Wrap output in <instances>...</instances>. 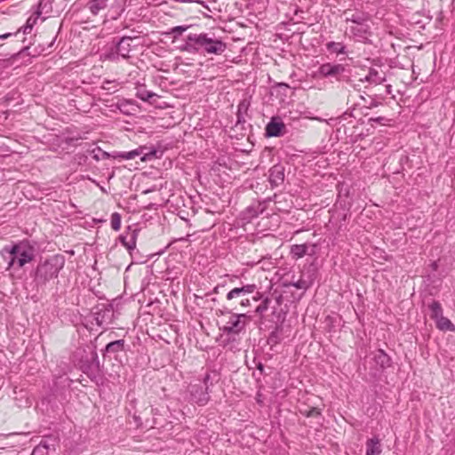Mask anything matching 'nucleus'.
Returning a JSON list of instances; mask_svg holds the SVG:
<instances>
[{
  "label": "nucleus",
  "mask_w": 455,
  "mask_h": 455,
  "mask_svg": "<svg viewBox=\"0 0 455 455\" xmlns=\"http://www.w3.org/2000/svg\"><path fill=\"white\" fill-rule=\"evenodd\" d=\"M3 253L8 254L10 259L8 267L20 268L34 259L35 250L28 242L23 241L12 248H4Z\"/></svg>",
  "instance_id": "nucleus-1"
},
{
  "label": "nucleus",
  "mask_w": 455,
  "mask_h": 455,
  "mask_svg": "<svg viewBox=\"0 0 455 455\" xmlns=\"http://www.w3.org/2000/svg\"><path fill=\"white\" fill-rule=\"evenodd\" d=\"M195 42L203 46L204 50L209 53H221L224 52L226 46L219 40H213L208 37L206 35H199L195 38Z\"/></svg>",
  "instance_id": "nucleus-2"
},
{
  "label": "nucleus",
  "mask_w": 455,
  "mask_h": 455,
  "mask_svg": "<svg viewBox=\"0 0 455 455\" xmlns=\"http://www.w3.org/2000/svg\"><path fill=\"white\" fill-rule=\"evenodd\" d=\"M255 289L256 286L254 284H247L241 288H235L228 293L227 298L229 300L237 299L239 303L243 307H245L250 303V299L247 296L251 294Z\"/></svg>",
  "instance_id": "nucleus-3"
},
{
  "label": "nucleus",
  "mask_w": 455,
  "mask_h": 455,
  "mask_svg": "<svg viewBox=\"0 0 455 455\" xmlns=\"http://www.w3.org/2000/svg\"><path fill=\"white\" fill-rule=\"evenodd\" d=\"M245 316L246 315H232L230 320L220 329L227 333H238L245 325Z\"/></svg>",
  "instance_id": "nucleus-4"
},
{
  "label": "nucleus",
  "mask_w": 455,
  "mask_h": 455,
  "mask_svg": "<svg viewBox=\"0 0 455 455\" xmlns=\"http://www.w3.org/2000/svg\"><path fill=\"white\" fill-rule=\"evenodd\" d=\"M344 71L345 68L341 64L325 63L319 68L318 74L323 77L337 76Z\"/></svg>",
  "instance_id": "nucleus-5"
},
{
  "label": "nucleus",
  "mask_w": 455,
  "mask_h": 455,
  "mask_svg": "<svg viewBox=\"0 0 455 455\" xmlns=\"http://www.w3.org/2000/svg\"><path fill=\"white\" fill-rule=\"evenodd\" d=\"M381 446L378 438L369 439L366 443V455H379Z\"/></svg>",
  "instance_id": "nucleus-6"
},
{
  "label": "nucleus",
  "mask_w": 455,
  "mask_h": 455,
  "mask_svg": "<svg viewBox=\"0 0 455 455\" xmlns=\"http://www.w3.org/2000/svg\"><path fill=\"white\" fill-rule=\"evenodd\" d=\"M435 322L438 329L441 331H454L455 327L454 324L446 317H444L443 315H435Z\"/></svg>",
  "instance_id": "nucleus-7"
},
{
  "label": "nucleus",
  "mask_w": 455,
  "mask_h": 455,
  "mask_svg": "<svg viewBox=\"0 0 455 455\" xmlns=\"http://www.w3.org/2000/svg\"><path fill=\"white\" fill-rule=\"evenodd\" d=\"M284 179L283 168L280 166H274L270 171L269 180L272 184L277 186L282 183Z\"/></svg>",
  "instance_id": "nucleus-8"
},
{
  "label": "nucleus",
  "mask_w": 455,
  "mask_h": 455,
  "mask_svg": "<svg viewBox=\"0 0 455 455\" xmlns=\"http://www.w3.org/2000/svg\"><path fill=\"white\" fill-rule=\"evenodd\" d=\"M283 128V123L276 122V121L273 120L267 125L266 132L268 136L275 137V136H279L281 134Z\"/></svg>",
  "instance_id": "nucleus-9"
},
{
  "label": "nucleus",
  "mask_w": 455,
  "mask_h": 455,
  "mask_svg": "<svg viewBox=\"0 0 455 455\" xmlns=\"http://www.w3.org/2000/svg\"><path fill=\"white\" fill-rule=\"evenodd\" d=\"M191 395L196 403L199 404H204L209 400V396L207 392L200 391L198 392L196 387H191Z\"/></svg>",
  "instance_id": "nucleus-10"
},
{
  "label": "nucleus",
  "mask_w": 455,
  "mask_h": 455,
  "mask_svg": "<svg viewBox=\"0 0 455 455\" xmlns=\"http://www.w3.org/2000/svg\"><path fill=\"white\" fill-rule=\"evenodd\" d=\"M374 359L376 361V363L382 368L388 366L390 363L389 356L382 349H379L377 351Z\"/></svg>",
  "instance_id": "nucleus-11"
},
{
  "label": "nucleus",
  "mask_w": 455,
  "mask_h": 455,
  "mask_svg": "<svg viewBox=\"0 0 455 455\" xmlns=\"http://www.w3.org/2000/svg\"><path fill=\"white\" fill-rule=\"evenodd\" d=\"M291 253L294 259L302 258L307 253V246L306 244H295L291 246Z\"/></svg>",
  "instance_id": "nucleus-12"
},
{
  "label": "nucleus",
  "mask_w": 455,
  "mask_h": 455,
  "mask_svg": "<svg viewBox=\"0 0 455 455\" xmlns=\"http://www.w3.org/2000/svg\"><path fill=\"white\" fill-rule=\"evenodd\" d=\"M144 149H145V147H140V148H138L134 150L129 151V152L119 153L115 157H121V158L126 159V160L133 159L134 157L142 155Z\"/></svg>",
  "instance_id": "nucleus-13"
},
{
  "label": "nucleus",
  "mask_w": 455,
  "mask_h": 455,
  "mask_svg": "<svg viewBox=\"0 0 455 455\" xmlns=\"http://www.w3.org/2000/svg\"><path fill=\"white\" fill-rule=\"evenodd\" d=\"M20 397H16L15 398L17 405L19 407H20V408H27V407L31 406L32 400H31V398L29 396H28L27 393H25L23 391H20Z\"/></svg>",
  "instance_id": "nucleus-14"
},
{
  "label": "nucleus",
  "mask_w": 455,
  "mask_h": 455,
  "mask_svg": "<svg viewBox=\"0 0 455 455\" xmlns=\"http://www.w3.org/2000/svg\"><path fill=\"white\" fill-rule=\"evenodd\" d=\"M384 76L377 70H371L366 76V80L370 83L380 84L384 81Z\"/></svg>",
  "instance_id": "nucleus-15"
},
{
  "label": "nucleus",
  "mask_w": 455,
  "mask_h": 455,
  "mask_svg": "<svg viewBox=\"0 0 455 455\" xmlns=\"http://www.w3.org/2000/svg\"><path fill=\"white\" fill-rule=\"evenodd\" d=\"M124 344V339H118L116 341H112L106 346V352L113 353V352L120 351L123 349Z\"/></svg>",
  "instance_id": "nucleus-16"
},
{
  "label": "nucleus",
  "mask_w": 455,
  "mask_h": 455,
  "mask_svg": "<svg viewBox=\"0 0 455 455\" xmlns=\"http://www.w3.org/2000/svg\"><path fill=\"white\" fill-rule=\"evenodd\" d=\"M50 449V445L45 442L42 441L37 446H36L31 455H46Z\"/></svg>",
  "instance_id": "nucleus-17"
},
{
  "label": "nucleus",
  "mask_w": 455,
  "mask_h": 455,
  "mask_svg": "<svg viewBox=\"0 0 455 455\" xmlns=\"http://www.w3.org/2000/svg\"><path fill=\"white\" fill-rule=\"evenodd\" d=\"M122 243L127 250H133L136 247L135 235L132 234L129 239L127 237L122 238Z\"/></svg>",
  "instance_id": "nucleus-18"
},
{
  "label": "nucleus",
  "mask_w": 455,
  "mask_h": 455,
  "mask_svg": "<svg viewBox=\"0 0 455 455\" xmlns=\"http://www.w3.org/2000/svg\"><path fill=\"white\" fill-rule=\"evenodd\" d=\"M111 227L114 230L118 231L121 227V216L115 212L111 215Z\"/></svg>",
  "instance_id": "nucleus-19"
},
{
  "label": "nucleus",
  "mask_w": 455,
  "mask_h": 455,
  "mask_svg": "<svg viewBox=\"0 0 455 455\" xmlns=\"http://www.w3.org/2000/svg\"><path fill=\"white\" fill-rule=\"evenodd\" d=\"M328 49L331 52H336V53H341L343 52V46L339 43H329L327 44Z\"/></svg>",
  "instance_id": "nucleus-20"
},
{
  "label": "nucleus",
  "mask_w": 455,
  "mask_h": 455,
  "mask_svg": "<svg viewBox=\"0 0 455 455\" xmlns=\"http://www.w3.org/2000/svg\"><path fill=\"white\" fill-rule=\"evenodd\" d=\"M290 284L296 287L297 289H302V290H306L309 287V283L303 279H299L296 282H292Z\"/></svg>",
  "instance_id": "nucleus-21"
},
{
  "label": "nucleus",
  "mask_w": 455,
  "mask_h": 455,
  "mask_svg": "<svg viewBox=\"0 0 455 455\" xmlns=\"http://www.w3.org/2000/svg\"><path fill=\"white\" fill-rule=\"evenodd\" d=\"M301 413H303L306 417H315L320 415V411L317 408L314 407L308 411H301Z\"/></svg>",
  "instance_id": "nucleus-22"
},
{
  "label": "nucleus",
  "mask_w": 455,
  "mask_h": 455,
  "mask_svg": "<svg viewBox=\"0 0 455 455\" xmlns=\"http://www.w3.org/2000/svg\"><path fill=\"white\" fill-rule=\"evenodd\" d=\"M129 39H122L117 46V52L119 54H121L124 58L127 57V54L125 52H123V47L125 43H127Z\"/></svg>",
  "instance_id": "nucleus-23"
},
{
  "label": "nucleus",
  "mask_w": 455,
  "mask_h": 455,
  "mask_svg": "<svg viewBox=\"0 0 455 455\" xmlns=\"http://www.w3.org/2000/svg\"><path fill=\"white\" fill-rule=\"evenodd\" d=\"M153 96H154L153 93L148 92H138V97L140 98L142 100H148V99H150Z\"/></svg>",
  "instance_id": "nucleus-24"
},
{
  "label": "nucleus",
  "mask_w": 455,
  "mask_h": 455,
  "mask_svg": "<svg viewBox=\"0 0 455 455\" xmlns=\"http://www.w3.org/2000/svg\"><path fill=\"white\" fill-rule=\"evenodd\" d=\"M156 154V150H152L149 153L143 154V156H141V161L142 162H147L148 160H149L150 158L155 156Z\"/></svg>",
  "instance_id": "nucleus-25"
},
{
  "label": "nucleus",
  "mask_w": 455,
  "mask_h": 455,
  "mask_svg": "<svg viewBox=\"0 0 455 455\" xmlns=\"http://www.w3.org/2000/svg\"><path fill=\"white\" fill-rule=\"evenodd\" d=\"M431 310L433 313H438L442 311L441 305L438 302H433L431 305Z\"/></svg>",
  "instance_id": "nucleus-26"
},
{
  "label": "nucleus",
  "mask_w": 455,
  "mask_h": 455,
  "mask_svg": "<svg viewBox=\"0 0 455 455\" xmlns=\"http://www.w3.org/2000/svg\"><path fill=\"white\" fill-rule=\"evenodd\" d=\"M185 30H186V28H185V27H181V26L175 27V28H173V32H177L178 34H181V33H183Z\"/></svg>",
  "instance_id": "nucleus-27"
},
{
  "label": "nucleus",
  "mask_w": 455,
  "mask_h": 455,
  "mask_svg": "<svg viewBox=\"0 0 455 455\" xmlns=\"http://www.w3.org/2000/svg\"><path fill=\"white\" fill-rule=\"evenodd\" d=\"M91 9H92V11L93 12H96V10H98V9H99V7L97 6V4H96V3H95V2H92V3L91 4Z\"/></svg>",
  "instance_id": "nucleus-28"
},
{
  "label": "nucleus",
  "mask_w": 455,
  "mask_h": 455,
  "mask_svg": "<svg viewBox=\"0 0 455 455\" xmlns=\"http://www.w3.org/2000/svg\"><path fill=\"white\" fill-rule=\"evenodd\" d=\"M88 316L92 317L96 321L97 325H100V320L98 317H95V315H88Z\"/></svg>",
  "instance_id": "nucleus-29"
},
{
  "label": "nucleus",
  "mask_w": 455,
  "mask_h": 455,
  "mask_svg": "<svg viewBox=\"0 0 455 455\" xmlns=\"http://www.w3.org/2000/svg\"><path fill=\"white\" fill-rule=\"evenodd\" d=\"M10 35H11V34H9V33H8V34L1 35V36H0V39H5V38H7L8 36H10Z\"/></svg>",
  "instance_id": "nucleus-30"
},
{
  "label": "nucleus",
  "mask_w": 455,
  "mask_h": 455,
  "mask_svg": "<svg viewBox=\"0 0 455 455\" xmlns=\"http://www.w3.org/2000/svg\"><path fill=\"white\" fill-rule=\"evenodd\" d=\"M431 267H432L433 270H436L437 269V262L436 261L433 262Z\"/></svg>",
  "instance_id": "nucleus-31"
},
{
  "label": "nucleus",
  "mask_w": 455,
  "mask_h": 455,
  "mask_svg": "<svg viewBox=\"0 0 455 455\" xmlns=\"http://www.w3.org/2000/svg\"><path fill=\"white\" fill-rule=\"evenodd\" d=\"M208 380H210V375L207 374L204 378V384L207 385Z\"/></svg>",
  "instance_id": "nucleus-32"
},
{
  "label": "nucleus",
  "mask_w": 455,
  "mask_h": 455,
  "mask_svg": "<svg viewBox=\"0 0 455 455\" xmlns=\"http://www.w3.org/2000/svg\"><path fill=\"white\" fill-rule=\"evenodd\" d=\"M352 20H353V22H355V23H358V24L360 23L359 18L358 19H353Z\"/></svg>",
  "instance_id": "nucleus-33"
},
{
  "label": "nucleus",
  "mask_w": 455,
  "mask_h": 455,
  "mask_svg": "<svg viewBox=\"0 0 455 455\" xmlns=\"http://www.w3.org/2000/svg\"><path fill=\"white\" fill-rule=\"evenodd\" d=\"M47 267H48V264H44V266L41 267L40 270H42L43 268Z\"/></svg>",
  "instance_id": "nucleus-34"
},
{
  "label": "nucleus",
  "mask_w": 455,
  "mask_h": 455,
  "mask_svg": "<svg viewBox=\"0 0 455 455\" xmlns=\"http://www.w3.org/2000/svg\"><path fill=\"white\" fill-rule=\"evenodd\" d=\"M86 328L90 329V330H92L93 327L92 326H88V325H85Z\"/></svg>",
  "instance_id": "nucleus-35"
},
{
  "label": "nucleus",
  "mask_w": 455,
  "mask_h": 455,
  "mask_svg": "<svg viewBox=\"0 0 455 455\" xmlns=\"http://www.w3.org/2000/svg\"><path fill=\"white\" fill-rule=\"evenodd\" d=\"M30 21H31V18H29V19L28 20V21H27L28 25L30 23Z\"/></svg>",
  "instance_id": "nucleus-36"
}]
</instances>
